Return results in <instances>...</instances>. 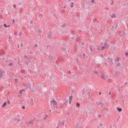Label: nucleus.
I'll return each mask as SVG.
<instances>
[{
	"mask_svg": "<svg viewBox=\"0 0 128 128\" xmlns=\"http://www.w3.org/2000/svg\"><path fill=\"white\" fill-rule=\"evenodd\" d=\"M90 92H88V93H87V95H88V98H90Z\"/></svg>",
	"mask_w": 128,
	"mask_h": 128,
	"instance_id": "obj_24",
	"label": "nucleus"
},
{
	"mask_svg": "<svg viewBox=\"0 0 128 128\" xmlns=\"http://www.w3.org/2000/svg\"><path fill=\"white\" fill-rule=\"evenodd\" d=\"M101 78H102V80H106V78H108V76H104V75H102L101 76Z\"/></svg>",
	"mask_w": 128,
	"mask_h": 128,
	"instance_id": "obj_12",
	"label": "nucleus"
},
{
	"mask_svg": "<svg viewBox=\"0 0 128 128\" xmlns=\"http://www.w3.org/2000/svg\"><path fill=\"white\" fill-rule=\"evenodd\" d=\"M96 104H98V102H96Z\"/></svg>",
	"mask_w": 128,
	"mask_h": 128,
	"instance_id": "obj_51",
	"label": "nucleus"
},
{
	"mask_svg": "<svg viewBox=\"0 0 128 128\" xmlns=\"http://www.w3.org/2000/svg\"><path fill=\"white\" fill-rule=\"evenodd\" d=\"M106 48L104 47V46H100V51L104 50Z\"/></svg>",
	"mask_w": 128,
	"mask_h": 128,
	"instance_id": "obj_18",
	"label": "nucleus"
},
{
	"mask_svg": "<svg viewBox=\"0 0 128 128\" xmlns=\"http://www.w3.org/2000/svg\"><path fill=\"white\" fill-rule=\"evenodd\" d=\"M91 2H92V4H94V0H91Z\"/></svg>",
	"mask_w": 128,
	"mask_h": 128,
	"instance_id": "obj_32",
	"label": "nucleus"
},
{
	"mask_svg": "<svg viewBox=\"0 0 128 128\" xmlns=\"http://www.w3.org/2000/svg\"><path fill=\"white\" fill-rule=\"evenodd\" d=\"M13 8H14L15 10H16V4H14V5H13Z\"/></svg>",
	"mask_w": 128,
	"mask_h": 128,
	"instance_id": "obj_25",
	"label": "nucleus"
},
{
	"mask_svg": "<svg viewBox=\"0 0 128 128\" xmlns=\"http://www.w3.org/2000/svg\"><path fill=\"white\" fill-rule=\"evenodd\" d=\"M109 96H110V92H109Z\"/></svg>",
	"mask_w": 128,
	"mask_h": 128,
	"instance_id": "obj_45",
	"label": "nucleus"
},
{
	"mask_svg": "<svg viewBox=\"0 0 128 128\" xmlns=\"http://www.w3.org/2000/svg\"><path fill=\"white\" fill-rule=\"evenodd\" d=\"M104 44V47L105 48H108V44L105 42Z\"/></svg>",
	"mask_w": 128,
	"mask_h": 128,
	"instance_id": "obj_13",
	"label": "nucleus"
},
{
	"mask_svg": "<svg viewBox=\"0 0 128 128\" xmlns=\"http://www.w3.org/2000/svg\"><path fill=\"white\" fill-rule=\"evenodd\" d=\"M20 35L22 34V32L20 31Z\"/></svg>",
	"mask_w": 128,
	"mask_h": 128,
	"instance_id": "obj_36",
	"label": "nucleus"
},
{
	"mask_svg": "<svg viewBox=\"0 0 128 128\" xmlns=\"http://www.w3.org/2000/svg\"><path fill=\"white\" fill-rule=\"evenodd\" d=\"M72 98H74V96H70L69 98V104H72Z\"/></svg>",
	"mask_w": 128,
	"mask_h": 128,
	"instance_id": "obj_7",
	"label": "nucleus"
},
{
	"mask_svg": "<svg viewBox=\"0 0 128 128\" xmlns=\"http://www.w3.org/2000/svg\"><path fill=\"white\" fill-rule=\"evenodd\" d=\"M46 48H47L48 50V48H50V45H48V46H46Z\"/></svg>",
	"mask_w": 128,
	"mask_h": 128,
	"instance_id": "obj_33",
	"label": "nucleus"
},
{
	"mask_svg": "<svg viewBox=\"0 0 128 128\" xmlns=\"http://www.w3.org/2000/svg\"><path fill=\"white\" fill-rule=\"evenodd\" d=\"M24 57L26 58H28V56L25 55V56H24Z\"/></svg>",
	"mask_w": 128,
	"mask_h": 128,
	"instance_id": "obj_38",
	"label": "nucleus"
},
{
	"mask_svg": "<svg viewBox=\"0 0 128 128\" xmlns=\"http://www.w3.org/2000/svg\"><path fill=\"white\" fill-rule=\"evenodd\" d=\"M4 71L0 70V78H2L4 76Z\"/></svg>",
	"mask_w": 128,
	"mask_h": 128,
	"instance_id": "obj_6",
	"label": "nucleus"
},
{
	"mask_svg": "<svg viewBox=\"0 0 128 128\" xmlns=\"http://www.w3.org/2000/svg\"><path fill=\"white\" fill-rule=\"evenodd\" d=\"M74 2H72V3L70 4V6L71 8H74Z\"/></svg>",
	"mask_w": 128,
	"mask_h": 128,
	"instance_id": "obj_20",
	"label": "nucleus"
},
{
	"mask_svg": "<svg viewBox=\"0 0 128 128\" xmlns=\"http://www.w3.org/2000/svg\"><path fill=\"white\" fill-rule=\"evenodd\" d=\"M24 92V90H20V91L18 96H22V94H24V92Z\"/></svg>",
	"mask_w": 128,
	"mask_h": 128,
	"instance_id": "obj_10",
	"label": "nucleus"
},
{
	"mask_svg": "<svg viewBox=\"0 0 128 128\" xmlns=\"http://www.w3.org/2000/svg\"><path fill=\"white\" fill-rule=\"evenodd\" d=\"M94 72L95 74H98V72Z\"/></svg>",
	"mask_w": 128,
	"mask_h": 128,
	"instance_id": "obj_39",
	"label": "nucleus"
},
{
	"mask_svg": "<svg viewBox=\"0 0 128 128\" xmlns=\"http://www.w3.org/2000/svg\"><path fill=\"white\" fill-rule=\"evenodd\" d=\"M61 126H64V120H62V122H60Z\"/></svg>",
	"mask_w": 128,
	"mask_h": 128,
	"instance_id": "obj_17",
	"label": "nucleus"
},
{
	"mask_svg": "<svg viewBox=\"0 0 128 128\" xmlns=\"http://www.w3.org/2000/svg\"><path fill=\"white\" fill-rule=\"evenodd\" d=\"M50 112H52V110H50Z\"/></svg>",
	"mask_w": 128,
	"mask_h": 128,
	"instance_id": "obj_50",
	"label": "nucleus"
},
{
	"mask_svg": "<svg viewBox=\"0 0 128 128\" xmlns=\"http://www.w3.org/2000/svg\"><path fill=\"white\" fill-rule=\"evenodd\" d=\"M117 110H118V112H122V108L118 107Z\"/></svg>",
	"mask_w": 128,
	"mask_h": 128,
	"instance_id": "obj_19",
	"label": "nucleus"
},
{
	"mask_svg": "<svg viewBox=\"0 0 128 128\" xmlns=\"http://www.w3.org/2000/svg\"><path fill=\"white\" fill-rule=\"evenodd\" d=\"M18 116H20L18 115V116L16 117L15 120H14L15 122H20V120H21L20 119L18 118Z\"/></svg>",
	"mask_w": 128,
	"mask_h": 128,
	"instance_id": "obj_9",
	"label": "nucleus"
},
{
	"mask_svg": "<svg viewBox=\"0 0 128 128\" xmlns=\"http://www.w3.org/2000/svg\"><path fill=\"white\" fill-rule=\"evenodd\" d=\"M80 103H76V108H80Z\"/></svg>",
	"mask_w": 128,
	"mask_h": 128,
	"instance_id": "obj_23",
	"label": "nucleus"
},
{
	"mask_svg": "<svg viewBox=\"0 0 128 128\" xmlns=\"http://www.w3.org/2000/svg\"><path fill=\"white\" fill-rule=\"evenodd\" d=\"M32 124V120H30L28 123V124Z\"/></svg>",
	"mask_w": 128,
	"mask_h": 128,
	"instance_id": "obj_21",
	"label": "nucleus"
},
{
	"mask_svg": "<svg viewBox=\"0 0 128 128\" xmlns=\"http://www.w3.org/2000/svg\"><path fill=\"white\" fill-rule=\"evenodd\" d=\"M99 94L100 96V94H102V92H99Z\"/></svg>",
	"mask_w": 128,
	"mask_h": 128,
	"instance_id": "obj_41",
	"label": "nucleus"
},
{
	"mask_svg": "<svg viewBox=\"0 0 128 128\" xmlns=\"http://www.w3.org/2000/svg\"><path fill=\"white\" fill-rule=\"evenodd\" d=\"M118 92H120V88H118Z\"/></svg>",
	"mask_w": 128,
	"mask_h": 128,
	"instance_id": "obj_49",
	"label": "nucleus"
},
{
	"mask_svg": "<svg viewBox=\"0 0 128 128\" xmlns=\"http://www.w3.org/2000/svg\"><path fill=\"white\" fill-rule=\"evenodd\" d=\"M97 50H100V48H97Z\"/></svg>",
	"mask_w": 128,
	"mask_h": 128,
	"instance_id": "obj_34",
	"label": "nucleus"
},
{
	"mask_svg": "<svg viewBox=\"0 0 128 128\" xmlns=\"http://www.w3.org/2000/svg\"><path fill=\"white\" fill-rule=\"evenodd\" d=\"M115 62H122V60L120 58H118L115 60Z\"/></svg>",
	"mask_w": 128,
	"mask_h": 128,
	"instance_id": "obj_16",
	"label": "nucleus"
},
{
	"mask_svg": "<svg viewBox=\"0 0 128 128\" xmlns=\"http://www.w3.org/2000/svg\"><path fill=\"white\" fill-rule=\"evenodd\" d=\"M84 94V92L83 91V92H82V94Z\"/></svg>",
	"mask_w": 128,
	"mask_h": 128,
	"instance_id": "obj_44",
	"label": "nucleus"
},
{
	"mask_svg": "<svg viewBox=\"0 0 128 128\" xmlns=\"http://www.w3.org/2000/svg\"><path fill=\"white\" fill-rule=\"evenodd\" d=\"M22 110H26V106H22Z\"/></svg>",
	"mask_w": 128,
	"mask_h": 128,
	"instance_id": "obj_30",
	"label": "nucleus"
},
{
	"mask_svg": "<svg viewBox=\"0 0 128 128\" xmlns=\"http://www.w3.org/2000/svg\"><path fill=\"white\" fill-rule=\"evenodd\" d=\"M100 57H101V58H104V55H101V56H100Z\"/></svg>",
	"mask_w": 128,
	"mask_h": 128,
	"instance_id": "obj_43",
	"label": "nucleus"
},
{
	"mask_svg": "<svg viewBox=\"0 0 128 128\" xmlns=\"http://www.w3.org/2000/svg\"><path fill=\"white\" fill-rule=\"evenodd\" d=\"M48 36V38H49L50 40V38H52V32H48L47 34Z\"/></svg>",
	"mask_w": 128,
	"mask_h": 128,
	"instance_id": "obj_4",
	"label": "nucleus"
},
{
	"mask_svg": "<svg viewBox=\"0 0 128 128\" xmlns=\"http://www.w3.org/2000/svg\"><path fill=\"white\" fill-rule=\"evenodd\" d=\"M116 28H118V24H114L112 28H111V30H116Z\"/></svg>",
	"mask_w": 128,
	"mask_h": 128,
	"instance_id": "obj_3",
	"label": "nucleus"
},
{
	"mask_svg": "<svg viewBox=\"0 0 128 128\" xmlns=\"http://www.w3.org/2000/svg\"><path fill=\"white\" fill-rule=\"evenodd\" d=\"M10 104V100L4 102L2 105V108H4L6 106H8Z\"/></svg>",
	"mask_w": 128,
	"mask_h": 128,
	"instance_id": "obj_5",
	"label": "nucleus"
},
{
	"mask_svg": "<svg viewBox=\"0 0 128 128\" xmlns=\"http://www.w3.org/2000/svg\"><path fill=\"white\" fill-rule=\"evenodd\" d=\"M14 20H13V24H14Z\"/></svg>",
	"mask_w": 128,
	"mask_h": 128,
	"instance_id": "obj_48",
	"label": "nucleus"
},
{
	"mask_svg": "<svg viewBox=\"0 0 128 128\" xmlns=\"http://www.w3.org/2000/svg\"><path fill=\"white\" fill-rule=\"evenodd\" d=\"M116 66L117 68H122V62H116Z\"/></svg>",
	"mask_w": 128,
	"mask_h": 128,
	"instance_id": "obj_2",
	"label": "nucleus"
},
{
	"mask_svg": "<svg viewBox=\"0 0 128 128\" xmlns=\"http://www.w3.org/2000/svg\"><path fill=\"white\" fill-rule=\"evenodd\" d=\"M111 18H116V14H112Z\"/></svg>",
	"mask_w": 128,
	"mask_h": 128,
	"instance_id": "obj_14",
	"label": "nucleus"
},
{
	"mask_svg": "<svg viewBox=\"0 0 128 128\" xmlns=\"http://www.w3.org/2000/svg\"><path fill=\"white\" fill-rule=\"evenodd\" d=\"M8 66H14V64L12 63H10Z\"/></svg>",
	"mask_w": 128,
	"mask_h": 128,
	"instance_id": "obj_22",
	"label": "nucleus"
},
{
	"mask_svg": "<svg viewBox=\"0 0 128 128\" xmlns=\"http://www.w3.org/2000/svg\"><path fill=\"white\" fill-rule=\"evenodd\" d=\"M83 56H84H84H86V54H83Z\"/></svg>",
	"mask_w": 128,
	"mask_h": 128,
	"instance_id": "obj_37",
	"label": "nucleus"
},
{
	"mask_svg": "<svg viewBox=\"0 0 128 128\" xmlns=\"http://www.w3.org/2000/svg\"><path fill=\"white\" fill-rule=\"evenodd\" d=\"M14 81L16 82H18V78H15V79H14Z\"/></svg>",
	"mask_w": 128,
	"mask_h": 128,
	"instance_id": "obj_29",
	"label": "nucleus"
},
{
	"mask_svg": "<svg viewBox=\"0 0 128 128\" xmlns=\"http://www.w3.org/2000/svg\"><path fill=\"white\" fill-rule=\"evenodd\" d=\"M20 44H21V46H22L23 44H22V43H21Z\"/></svg>",
	"mask_w": 128,
	"mask_h": 128,
	"instance_id": "obj_46",
	"label": "nucleus"
},
{
	"mask_svg": "<svg viewBox=\"0 0 128 128\" xmlns=\"http://www.w3.org/2000/svg\"><path fill=\"white\" fill-rule=\"evenodd\" d=\"M4 28H8V25H6V24H4Z\"/></svg>",
	"mask_w": 128,
	"mask_h": 128,
	"instance_id": "obj_27",
	"label": "nucleus"
},
{
	"mask_svg": "<svg viewBox=\"0 0 128 128\" xmlns=\"http://www.w3.org/2000/svg\"><path fill=\"white\" fill-rule=\"evenodd\" d=\"M51 103L52 104L53 106H56V104H58L56 101V100H51Z\"/></svg>",
	"mask_w": 128,
	"mask_h": 128,
	"instance_id": "obj_8",
	"label": "nucleus"
},
{
	"mask_svg": "<svg viewBox=\"0 0 128 128\" xmlns=\"http://www.w3.org/2000/svg\"><path fill=\"white\" fill-rule=\"evenodd\" d=\"M47 116H48V115H46V114L44 113H42L40 116V118H41L42 120H46Z\"/></svg>",
	"mask_w": 128,
	"mask_h": 128,
	"instance_id": "obj_1",
	"label": "nucleus"
},
{
	"mask_svg": "<svg viewBox=\"0 0 128 128\" xmlns=\"http://www.w3.org/2000/svg\"><path fill=\"white\" fill-rule=\"evenodd\" d=\"M102 104L101 103V102H99L98 108H102Z\"/></svg>",
	"mask_w": 128,
	"mask_h": 128,
	"instance_id": "obj_15",
	"label": "nucleus"
},
{
	"mask_svg": "<svg viewBox=\"0 0 128 128\" xmlns=\"http://www.w3.org/2000/svg\"><path fill=\"white\" fill-rule=\"evenodd\" d=\"M30 54H32V51L30 52Z\"/></svg>",
	"mask_w": 128,
	"mask_h": 128,
	"instance_id": "obj_42",
	"label": "nucleus"
},
{
	"mask_svg": "<svg viewBox=\"0 0 128 128\" xmlns=\"http://www.w3.org/2000/svg\"><path fill=\"white\" fill-rule=\"evenodd\" d=\"M97 116L98 118H100V116H102V115L100 114H98Z\"/></svg>",
	"mask_w": 128,
	"mask_h": 128,
	"instance_id": "obj_26",
	"label": "nucleus"
},
{
	"mask_svg": "<svg viewBox=\"0 0 128 128\" xmlns=\"http://www.w3.org/2000/svg\"><path fill=\"white\" fill-rule=\"evenodd\" d=\"M90 52H92V48H90Z\"/></svg>",
	"mask_w": 128,
	"mask_h": 128,
	"instance_id": "obj_28",
	"label": "nucleus"
},
{
	"mask_svg": "<svg viewBox=\"0 0 128 128\" xmlns=\"http://www.w3.org/2000/svg\"><path fill=\"white\" fill-rule=\"evenodd\" d=\"M35 48H38V44H34Z\"/></svg>",
	"mask_w": 128,
	"mask_h": 128,
	"instance_id": "obj_31",
	"label": "nucleus"
},
{
	"mask_svg": "<svg viewBox=\"0 0 128 128\" xmlns=\"http://www.w3.org/2000/svg\"><path fill=\"white\" fill-rule=\"evenodd\" d=\"M54 108H55V110H56V108H58V107H56H56H54Z\"/></svg>",
	"mask_w": 128,
	"mask_h": 128,
	"instance_id": "obj_47",
	"label": "nucleus"
},
{
	"mask_svg": "<svg viewBox=\"0 0 128 128\" xmlns=\"http://www.w3.org/2000/svg\"><path fill=\"white\" fill-rule=\"evenodd\" d=\"M126 56H128V52L125 54Z\"/></svg>",
	"mask_w": 128,
	"mask_h": 128,
	"instance_id": "obj_35",
	"label": "nucleus"
},
{
	"mask_svg": "<svg viewBox=\"0 0 128 128\" xmlns=\"http://www.w3.org/2000/svg\"><path fill=\"white\" fill-rule=\"evenodd\" d=\"M10 25L7 26V28H10Z\"/></svg>",
	"mask_w": 128,
	"mask_h": 128,
	"instance_id": "obj_40",
	"label": "nucleus"
},
{
	"mask_svg": "<svg viewBox=\"0 0 128 128\" xmlns=\"http://www.w3.org/2000/svg\"><path fill=\"white\" fill-rule=\"evenodd\" d=\"M64 103L65 106H68V100H64Z\"/></svg>",
	"mask_w": 128,
	"mask_h": 128,
	"instance_id": "obj_11",
	"label": "nucleus"
}]
</instances>
